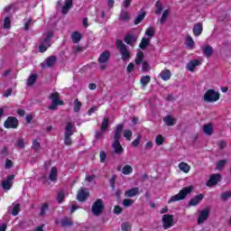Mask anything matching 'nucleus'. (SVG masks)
Here are the masks:
<instances>
[{"label": "nucleus", "mask_w": 231, "mask_h": 231, "mask_svg": "<svg viewBox=\"0 0 231 231\" xmlns=\"http://www.w3.org/2000/svg\"><path fill=\"white\" fill-rule=\"evenodd\" d=\"M122 133H124L123 124H119L114 127V140H120L122 138Z\"/></svg>", "instance_id": "obj_18"}, {"label": "nucleus", "mask_w": 231, "mask_h": 231, "mask_svg": "<svg viewBox=\"0 0 231 231\" xmlns=\"http://www.w3.org/2000/svg\"><path fill=\"white\" fill-rule=\"evenodd\" d=\"M73 7V0H65V5L62 7V14L66 15Z\"/></svg>", "instance_id": "obj_26"}, {"label": "nucleus", "mask_w": 231, "mask_h": 231, "mask_svg": "<svg viewBox=\"0 0 231 231\" xmlns=\"http://www.w3.org/2000/svg\"><path fill=\"white\" fill-rule=\"evenodd\" d=\"M163 122L164 124H166V125H168L169 127H171L172 125H174V118H172V116H166L163 118Z\"/></svg>", "instance_id": "obj_38"}, {"label": "nucleus", "mask_w": 231, "mask_h": 231, "mask_svg": "<svg viewBox=\"0 0 231 231\" xmlns=\"http://www.w3.org/2000/svg\"><path fill=\"white\" fill-rule=\"evenodd\" d=\"M60 225L62 228H69L74 225L73 218L69 217H63L60 221Z\"/></svg>", "instance_id": "obj_17"}, {"label": "nucleus", "mask_w": 231, "mask_h": 231, "mask_svg": "<svg viewBox=\"0 0 231 231\" xmlns=\"http://www.w3.org/2000/svg\"><path fill=\"white\" fill-rule=\"evenodd\" d=\"M59 176V171L57 170V167H52L51 169L50 174H49V180H51L53 183L57 181Z\"/></svg>", "instance_id": "obj_24"}, {"label": "nucleus", "mask_w": 231, "mask_h": 231, "mask_svg": "<svg viewBox=\"0 0 231 231\" xmlns=\"http://www.w3.org/2000/svg\"><path fill=\"white\" fill-rule=\"evenodd\" d=\"M89 198V191L86 190V188H81L78 190L77 199L78 201L84 202Z\"/></svg>", "instance_id": "obj_14"}, {"label": "nucleus", "mask_w": 231, "mask_h": 231, "mask_svg": "<svg viewBox=\"0 0 231 231\" xmlns=\"http://www.w3.org/2000/svg\"><path fill=\"white\" fill-rule=\"evenodd\" d=\"M32 149L36 152L39 151L41 149V143H39L37 140H33Z\"/></svg>", "instance_id": "obj_56"}, {"label": "nucleus", "mask_w": 231, "mask_h": 231, "mask_svg": "<svg viewBox=\"0 0 231 231\" xmlns=\"http://www.w3.org/2000/svg\"><path fill=\"white\" fill-rule=\"evenodd\" d=\"M179 169L182 172H185V174H189V172H190V165H189L187 162L179 163Z\"/></svg>", "instance_id": "obj_32"}, {"label": "nucleus", "mask_w": 231, "mask_h": 231, "mask_svg": "<svg viewBox=\"0 0 231 231\" xmlns=\"http://www.w3.org/2000/svg\"><path fill=\"white\" fill-rule=\"evenodd\" d=\"M48 98L52 101L51 105L48 106V109L51 111H57V109H59V106H64V101L60 100L59 92L51 93L48 96Z\"/></svg>", "instance_id": "obj_4"}, {"label": "nucleus", "mask_w": 231, "mask_h": 231, "mask_svg": "<svg viewBox=\"0 0 231 231\" xmlns=\"http://www.w3.org/2000/svg\"><path fill=\"white\" fill-rule=\"evenodd\" d=\"M122 173L125 174V176H129V174H133V166L126 164L122 169Z\"/></svg>", "instance_id": "obj_35"}, {"label": "nucleus", "mask_w": 231, "mask_h": 231, "mask_svg": "<svg viewBox=\"0 0 231 231\" xmlns=\"http://www.w3.org/2000/svg\"><path fill=\"white\" fill-rule=\"evenodd\" d=\"M186 44H187L188 48H190V50H192L194 48V40L192 39V37L190 35L187 36Z\"/></svg>", "instance_id": "obj_48"}, {"label": "nucleus", "mask_w": 231, "mask_h": 231, "mask_svg": "<svg viewBox=\"0 0 231 231\" xmlns=\"http://www.w3.org/2000/svg\"><path fill=\"white\" fill-rule=\"evenodd\" d=\"M81 107H82V102H80L79 99H75L74 100V108H73L74 112L79 113Z\"/></svg>", "instance_id": "obj_40"}, {"label": "nucleus", "mask_w": 231, "mask_h": 231, "mask_svg": "<svg viewBox=\"0 0 231 231\" xmlns=\"http://www.w3.org/2000/svg\"><path fill=\"white\" fill-rule=\"evenodd\" d=\"M140 194V189L138 187L132 188L125 191V198H134Z\"/></svg>", "instance_id": "obj_19"}, {"label": "nucleus", "mask_w": 231, "mask_h": 231, "mask_svg": "<svg viewBox=\"0 0 231 231\" xmlns=\"http://www.w3.org/2000/svg\"><path fill=\"white\" fill-rule=\"evenodd\" d=\"M121 228L123 231H131L132 226L129 224V222H123Z\"/></svg>", "instance_id": "obj_54"}, {"label": "nucleus", "mask_w": 231, "mask_h": 231, "mask_svg": "<svg viewBox=\"0 0 231 231\" xmlns=\"http://www.w3.org/2000/svg\"><path fill=\"white\" fill-rule=\"evenodd\" d=\"M218 181H221V174L215 173L209 177V180L207 181L206 185L207 187H214V185H217Z\"/></svg>", "instance_id": "obj_15"}, {"label": "nucleus", "mask_w": 231, "mask_h": 231, "mask_svg": "<svg viewBox=\"0 0 231 231\" xmlns=\"http://www.w3.org/2000/svg\"><path fill=\"white\" fill-rule=\"evenodd\" d=\"M155 11H154V14L155 15H160V14H162V12H163V5L162 4V2L160 1H157L155 3Z\"/></svg>", "instance_id": "obj_37"}, {"label": "nucleus", "mask_w": 231, "mask_h": 231, "mask_svg": "<svg viewBox=\"0 0 231 231\" xmlns=\"http://www.w3.org/2000/svg\"><path fill=\"white\" fill-rule=\"evenodd\" d=\"M229 198H231V191H226L221 193L220 195V199L222 201H227V199H229Z\"/></svg>", "instance_id": "obj_50"}, {"label": "nucleus", "mask_w": 231, "mask_h": 231, "mask_svg": "<svg viewBox=\"0 0 231 231\" xmlns=\"http://www.w3.org/2000/svg\"><path fill=\"white\" fill-rule=\"evenodd\" d=\"M14 180H15V175L11 174L7 176L6 180L2 182L3 189L10 190L14 187Z\"/></svg>", "instance_id": "obj_10"}, {"label": "nucleus", "mask_w": 231, "mask_h": 231, "mask_svg": "<svg viewBox=\"0 0 231 231\" xmlns=\"http://www.w3.org/2000/svg\"><path fill=\"white\" fill-rule=\"evenodd\" d=\"M109 183H110V187L112 189V190H115V183H116V175H112L110 180H109Z\"/></svg>", "instance_id": "obj_57"}, {"label": "nucleus", "mask_w": 231, "mask_h": 231, "mask_svg": "<svg viewBox=\"0 0 231 231\" xmlns=\"http://www.w3.org/2000/svg\"><path fill=\"white\" fill-rule=\"evenodd\" d=\"M134 203V200L131 199H125L123 200V205L124 207H125L126 208L131 207V205H133Z\"/></svg>", "instance_id": "obj_55"}, {"label": "nucleus", "mask_w": 231, "mask_h": 231, "mask_svg": "<svg viewBox=\"0 0 231 231\" xmlns=\"http://www.w3.org/2000/svg\"><path fill=\"white\" fill-rule=\"evenodd\" d=\"M64 198H66V193L64 192V190H60L57 195L58 203H64Z\"/></svg>", "instance_id": "obj_41"}, {"label": "nucleus", "mask_w": 231, "mask_h": 231, "mask_svg": "<svg viewBox=\"0 0 231 231\" xmlns=\"http://www.w3.org/2000/svg\"><path fill=\"white\" fill-rule=\"evenodd\" d=\"M123 136L125 138V140H128V142H131V138H133V131L132 130H125L123 132Z\"/></svg>", "instance_id": "obj_44"}, {"label": "nucleus", "mask_w": 231, "mask_h": 231, "mask_svg": "<svg viewBox=\"0 0 231 231\" xmlns=\"http://www.w3.org/2000/svg\"><path fill=\"white\" fill-rule=\"evenodd\" d=\"M56 62H57V57L50 56L44 60V62L41 63V68H42V69L46 68H53Z\"/></svg>", "instance_id": "obj_11"}, {"label": "nucleus", "mask_w": 231, "mask_h": 231, "mask_svg": "<svg viewBox=\"0 0 231 231\" xmlns=\"http://www.w3.org/2000/svg\"><path fill=\"white\" fill-rule=\"evenodd\" d=\"M48 45H45L44 43L43 44H41L39 46V51L40 53H44V51H48Z\"/></svg>", "instance_id": "obj_61"}, {"label": "nucleus", "mask_w": 231, "mask_h": 231, "mask_svg": "<svg viewBox=\"0 0 231 231\" xmlns=\"http://www.w3.org/2000/svg\"><path fill=\"white\" fill-rule=\"evenodd\" d=\"M209 216H210V209L206 208V209L202 210L197 219L198 225H201V224L205 223V221H207V219H208Z\"/></svg>", "instance_id": "obj_13"}, {"label": "nucleus", "mask_w": 231, "mask_h": 231, "mask_svg": "<svg viewBox=\"0 0 231 231\" xmlns=\"http://www.w3.org/2000/svg\"><path fill=\"white\" fill-rule=\"evenodd\" d=\"M48 210H50V206L48 205V203H43L41 207L39 216L42 217V216L46 215V212H48Z\"/></svg>", "instance_id": "obj_36"}, {"label": "nucleus", "mask_w": 231, "mask_h": 231, "mask_svg": "<svg viewBox=\"0 0 231 231\" xmlns=\"http://www.w3.org/2000/svg\"><path fill=\"white\" fill-rule=\"evenodd\" d=\"M121 21H129L131 19V16L129 15V12L124 11L120 14Z\"/></svg>", "instance_id": "obj_51"}, {"label": "nucleus", "mask_w": 231, "mask_h": 231, "mask_svg": "<svg viewBox=\"0 0 231 231\" xmlns=\"http://www.w3.org/2000/svg\"><path fill=\"white\" fill-rule=\"evenodd\" d=\"M14 167V162L10 159H6L5 161V169H12Z\"/></svg>", "instance_id": "obj_59"}, {"label": "nucleus", "mask_w": 231, "mask_h": 231, "mask_svg": "<svg viewBox=\"0 0 231 231\" xmlns=\"http://www.w3.org/2000/svg\"><path fill=\"white\" fill-rule=\"evenodd\" d=\"M140 82H141L142 86H147V84H149V82H151V76H142Z\"/></svg>", "instance_id": "obj_47"}, {"label": "nucleus", "mask_w": 231, "mask_h": 231, "mask_svg": "<svg viewBox=\"0 0 231 231\" xmlns=\"http://www.w3.org/2000/svg\"><path fill=\"white\" fill-rule=\"evenodd\" d=\"M134 69V63H133V62L129 63L127 68H126V71L128 73H133Z\"/></svg>", "instance_id": "obj_63"}, {"label": "nucleus", "mask_w": 231, "mask_h": 231, "mask_svg": "<svg viewBox=\"0 0 231 231\" xmlns=\"http://www.w3.org/2000/svg\"><path fill=\"white\" fill-rule=\"evenodd\" d=\"M203 132L207 134V136H212V134L214 133V126L212 123L204 125Z\"/></svg>", "instance_id": "obj_25"}, {"label": "nucleus", "mask_w": 231, "mask_h": 231, "mask_svg": "<svg viewBox=\"0 0 231 231\" xmlns=\"http://www.w3.org/2000/svg\"><path fill=\"white\" fill-rule=\"evenodd\" d=\"M124 211V208H122V207H120V206H115V208H114V214H116V216H119V214L121 213V212H123Z\"/></svg>", "instance_id": "obj_58"}, {"label": "nucleus", "mask_w": 231, "mask_h": 231, "mask_svg": "<svg viewBox=\"0 0 231 231\" xmlns=\"http://www.w3.org/2000/svg\"><path fill=\"white\" fill-rule=\"evenodd\" d=\"M112 148L114 149V152L116 154H122L124 152V147H122V144L120 143V140L114 139L112 143Z\"/></svg>", "instance_id": "obj_16"}, {"label": "nucleus", "mask_w": 231, "mask_h": 231, "mask_svg": "<svg viewBox=\"0 0 231 231\" xmlns=\"http://www.w3.org/2000/svg\"><path fill=\"white\" fill-rule=\"evenodd\" d=\"M5 129H17L19 127V120L15 116H8L4 123Z\"/></svg>", "instance_id": "obj_8"}, {"label": "nucleus", "mask_w": 231, "mask_h": 231, "mask_svg": "<svg viewBox=\"0 0 231 231\" xmlns=\"http://www.w3.org/2000/svg\"><path fill=\"white\" fill-rule=\"evenodd\" d=\"M221 95L219 92H216V90L209 88L204 94V101L205 102H217L219 100Z\"/></svg>", "instance_id": "obj_6"}, {"label": "nucleus", "mask_w": 231, "mask_h": 231, "mask_svg": "<svg viewBox=\"0 0 231 231\" xmlns=\"http://www.w3.org/2000/svg\"><path fill=\"white\" fill-rule=\"evenodd\" d=\"M145 15H147V13L145 12V10L141 9L139 12V14L134 19V23L135 25L140 24V23H142V21H143L145 19Z\"/></svg>", "instance_id": "obj_23"}, {"label": "nucleus", "mask_w": 231, "mask_h": 231, "mask_svg": "<svg viewBox=\"0 0 231 231\" xmlns=\"http://www.w3.org/2000/svg\"><path fill=\"white\" fill-rule=\"evenodd\" d=\"M192 190H194V187L192 186L183 188L179 191L178 194L171 196V199L168 200V203L171 204L176 201H181L185 199L187 196H189V194L192 193Z\"/></svg>", "instance_id": "obj_1"}, {"label": "nucleus", "mask_w": 231, "mask_h": 231, "mask_svg": "<svg viewBox=\"0 0 231 231\" xmlns=\"http://www.w3.org/2000/svg\"><path fill=\"white\" fill-rule=\"evenodd\" d=\"M71 39L73 44H79L80 42V40L82 39V34L79 32L78 31H75L71 34Z\"/></svg>", "instance_id": "obj_27"}, {"label": "nucleus", "mask_w": 231, "mask_h": 231, "mask_svg": "<svg viewBox=\"0 0 231 231\" xmlns=\"http://www.w3.org/2000/svg\"><path fill=\"white\" fill-rule=\"evenodd\" d=\"M37 74L31 75L27 79V86H33L37 80Z\"/></svg>", "instance_id": "obj_42"}, {"label": "nucleus", "mask_w": 231, "mask_h": 231, "mask_svg": "<svg viewBox=\"0 0 231 231\" xmlns=\"http://www.w3.org/2000/svg\"><path fill=\"white\" fill-rule=\"evenodd\" d=\"M109 59H111V52L109 51H105L99 55L97 62L100 64V69L102 71L107 68L106 64L109 62Z\"/></svg>", "instance_id": "obj_5"}, {"label": "nucleus", "mask_w": 231, "mask_h": 231, "mask_svg": "<svg viewBox=\"0 0 231 231\" xmlns=\"http://www.w3.org/2000/svg\"><path fill=\"white\" fill-rule=\"evenodd\" d=\"M99 160L100 163H106V160H107V153H106L104 151H101L99 152Z\"/></svg>", "instance_id": "obj_53"}, {"label": "nucleus", "mask_w": 231, "mask_h": 231, "mask_svg": "<svg viewBox=\"0 0 231 231\" xmlns=\"http://www.w3.org/2000/svg\"><path fill=\"white\" fill-rule=\"evenodd\" d=\"M151 44V38H142L141 43L139 44V48L141 50H147V46Z\"/></svg>", "instance_id": "obj_31"}, {"label": "nucleus", "mask_w": 231, "mask_h": 231, "mask_svg": "<svg viewBox=\"0 0 231 231\" xmlns=\"http://www.w3.org/2000/svg\"><path fill=\"white\" fill-rule=\"evenodd\" d=\"M74 134L75 131L73 130V123L68 122L64 132V145H67V147L73 145V139L71 137Z\"/></svg>", "instance_id": "obj_3"}, {"label": "nucleus", "mask_w": 231, "mask_h": 231, "mask_svg": "<svg viewBox=\"0 0 231 231\" xmlns=\"http://www.w3.org/2000/svg\"><path fill=\"white\" fill-rule=\"evenodd\" d=\"M201 33H203V23H195L193 26V34L195 35V37H199Z\"/></svg>", "instance_id": "obj_20"}, {"label": "nucleus", "mask_w": 231, "mask_h": 231, "mask_svg": "<svg viewBox=\"0 0 231 231\" xmlns=\"http://www.w3.org/2000/svg\"><path fill=\"white\" fill-rule=\"evenodd\" d=\"M171 226H174V216L169 214L163 215L162 228L164 230H169V228H171Z\"/></svg>", "instance_id": "obj_9"}, {"label": "nucleus", "mask_w": 231, "mask_h": 231, "mask_svg": "<svg viewBox=\"0 0 231 231\" xmlns=\"http://www.w3.org/2000/svg\"><path fill=\"white\" fill-rule=\"evenodd\" d=\"M169 14H171L169 9H166L162 12V17L160 19L161 24H165V23H167V19H169Z\"/></svg>", "instance_id": "obj_34"}, {"label": "nucleus", "mask_w": 231, "mask_h": 231, "mask_svg": "<svg viewBox=\"0 0 231 231\" xmlns=\"http://www.w3.org/2000/svg\"><path fill=\"white\" fill-rule=\"evenodd\" d=\"M145 35H147L148 39H152L154 37V27H149L145 31Z\"/></svg>", "instance_id": "obj_46"}, {"label": "nucleus", "mask_w": 231, "mask_h": 231, "mask_svg": "<svg viewBox=\"0 0 231 231\" xmlns=\"http://www.w3.org/2000/svg\"><path fill=\"white\" fill-rule=\"evenodd\" d=\"M142 69L143 71H149V63L147 61L143 62Z\"/></svg>", "instance_id": "obj_64"}, {"label": "nucleus", "mask_w": 231, "mask_h": 231, "mask_svg": "<svg viewBox=\"0 0 231 231\" xmlns=\"http://www.w3.org/2000/svg\"><path fill=\"white\" fill-rule=\"evenodd\" d=\"M4 28L5 30H10L12 28V20L8 16L4 20Z\"/></svg>", "instance_id": "obj_45"}, {"label": "nucleus", "mask_w": 231, "mask_h": 231, "mask_svg": "<svg viewBox=\"0 0 231 231\" xmlns=\"http://www.w3.org/2000/svg\"><path fill=\"white\" fill-rule=\"evenodd\" d=\"M16 144H17V147H19L20 149H24V147H25L23 139H19L17 141Z\"/></svg>", "instance_id": "obj_62"}, {"label": "nucleus", "mask_w": 231, "mask_h": 231, "mask_svg": "<svg viewBox=\"0 0 231 231\" xmlns=\"http://www.w3.org/2000/svg\"><path fill=\"white\" fill-rule=\"evenodd\" d=\"M155 143L156 145H163V143H165V137L162 134H158L155 137Z\"/></svg>", "instance_id": "obj_43"}, {"label": "nucleus", "mask_w": 231, "mask_h": 231, "mask_svg": "<svg viewBox=\"0 0 231 231\" xmlns=\"http://www.w3.org/2000/svg\"><path fill=\"white\" fill-rule=\"evenodd\" d=\"M51 39H53V32H47L46 37L43 40V44L50 48L51 46Z\"/></svg>", "instance_id": "obj_30"}, {"label": "nucleus", "mask_w": 231, "mask_h": 231, "mask_svg": "<svg viewBox=\"0 0 231 231\" xmlns=\"http://www.w3.org/2000/svg\"><path fill=\"white\" fill-rule=\"evenodd\" d=\"M205 199V195L199 193L196 195L195 197L191 198L189 201V207H198L203 199Z\"/></svg>", "instance_id": "obj_12"}, {"label": "nucleus", "mask_w": 231, "mask_h": 231, "mask_svg": "<svg viewBox=\"0 0 231 231\" xmlns=\"http://www.w3.org/2000/svg\"><path fill=\"white\" fill-rule=\"evenodd\" d=\"M116 48L118 50V51L121 54V59L125 62V60H129L131 59V51H129V49L127 48V45L122 42V40H116Z\"/></svg>", "instance_id": "obj_2"}, {"label": "nucleus", "mask_w": 231, "mask_h": 231, "mask_svg": "<svg viewBox=\"0 0 231 231\" xmlns=\"http://www.w3.org/2000/svg\"><path fill=\"white\" fill-rule=\"evenodd\" d=\"M19 212H21V205L20 204H16L13 208V210H12L11 214H12V216H18Z\"/></svg>", "instance_id": "obj_52"}, {"label": "nucleus", "mask_w": 231, "mask_h": 231, "mask_svg": "<svg viewBox=\"0 0 231 231\" xmlns=\"http://www.w3.org/2000/svg\"><path fill=\"white\" fill-rule=\"evenodd\" d=\"M225 165H226V160L218 161L216 164L217 171H222Z\"/></svg>", "instance_id": "obj_49"}, {"label": "nucleus", "mask_w": 231, "mask_h": 231, "mask_svg": "<svg viewBox=\"0 0 231 231\" xmlns=\"http://www.w3.org/2000/svg\"><path fill=\"white\" fill-rule=\"evenodd\" d=\"M104 200H102V199H97L92 205V213L95 216H100L102 214V212H104Z\"/></svg>", "instance_id": "obj_7"}, {"label": "nucleus", "mask_w": 231, "mask_h": 231, "mask_svg": "<svg viewBox=\"0 0 231 231\" xmlns=\"http://www.w3.org/2000/svg\"><path fill=\"white\" fill-rule=\"evenodd\" d=\"M107 129H109V118L104 117L100 126L101 133H107Z\"/></svg>", "instance_id": "obj_29"}, {"label": "nucleus", "mask_w": 231, "mask_h": 231, "mask_svg": "<svg viewBox=\"0 0 231 231\" xmlns=\"http://www.w3.org/2000/svg\"><path fill=\"white\" fill-rule=\"evenodd\" d=\"M198 66H199V60H198V59L191 60L187 64V69H189V71H191V73H194V69H196V68H198Z\"/></svg>", "instance_id": "obj_21"}, {"label": "nucleus", "mask_w": 231, "mask_h": 231, "mask_svg": "<svg viewBox=\"0 0 231 231\" xmlns=\"http://www.w3.org/2000/svg\"><path fill=\"white\" fill-rule=\"evenodd\" d=\"M141 136L139 135V136H137V138L135 139V140H134L133 142H132V145H133V147H138L139 145H140V140H141Z\"/></svg>", "instance_id": "obj_60"}, {"label": "nucleus", "mask_w": 231, "mask_h": 231, "mask_svg": "<svg viewBox=\"0 0 231 231\" xmlns=\"http://www.w3.org/2000/svg\"><path fill=\"white\" fill-rule=\"evenodd\" d=\"M143 51H140L137 52L136 54V58H135V64L139 65L142 64V62H143Z\"/></svg>", "instance_id": "obj_39"}, {"label": "nucleus", "mask_w": 231, "mask_h": 231, "mask_svg": "<svg viewBox=\"0 0 231 231\" xmlns=\"http://www.w3.org/2000/svg\"><path fill=\"white\" fill-rule=\"evenodd\" d=\"M125 44H128L129 46H133L134 42H136V37L133 34H126L124 39Z\"/></svg>", "instance_id": "obj_28"}, {"label": "nucleus", "mask_w": 231, "mask_h": 231, "mask_svg": "<svg viewBox=\"0 0 231 231\" xmlns=\"http://www.w3.org/2000/svg\"><path fill=\"white\" fill-rule=\"evenodd\" d=\"M160 75H161L162 80L167 81L171 79L172 74L171 73V70L165 69V70H162Z\"/></svg>", "instance_id": "obj_33"}, {"label": "nucleus", "mask_w": 231, "mask_h": 231, "mask_svg": "<svg viewBox=\"0 0 231 231\" xmlns=\"http://www.w3.org/2000/svg\"><path fill=\"white\" fill-rule=\"evenodd\" d=\"M203 55L207 57V59H210L212 55L214 54V48L210 46L209 44L205 45V47L202 50Z\"/></svg>", "instance_id": "obj_22"}]
</instances>
